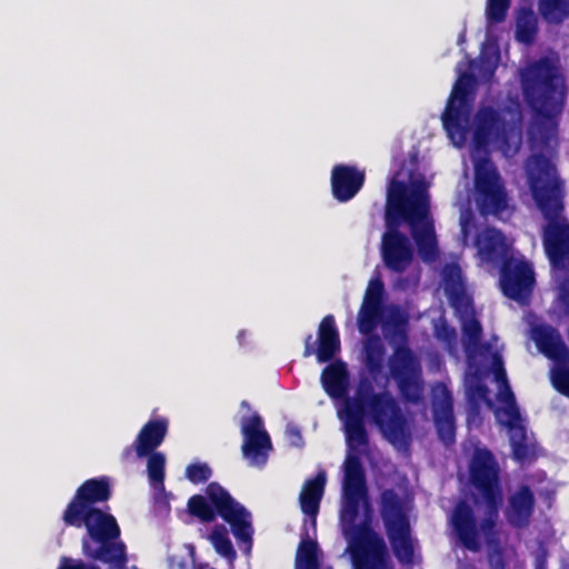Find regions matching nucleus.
Segmentation results:
<instances>
[{"mask_svg": "<svg viewBox=\"0 0 569 569\" xmlns=\"http://www.w3.org/2000/svg\"><path fill=\"white\" fill-rule=\"evenodd\" d=\"M383 306L362 301L358 313V328L363 335L372 332L381 321Z\"/></svg>", "mask_w": 569, "mask_h": 569, "instance_id": "obj_28", "label": "nucleus"}, {"mask_svg": "<svg viewBox=\"0 0 569 569\" xmlns=\"http://www.w3.org/2000/svg\"><path fill=\"white\" fill-rule=\"evenodd\" d=\"M462 335L467 347L478 346L482 336L481 323L475 318L466 320L462 326Z\"/></svg>", "mask_w": 569, "mask_h": 569, "instance_id": "obj_38", "label": "nucleus"}, {"mask_svg": "<svg viewBox=\"0 0 569 569\" xmlns=\"http://www.w3.org/2000/svg\"><path fill=\"white\" fill-rule=\"evenodd\" d=\"M478 254L485 262L502 266L503 261L512 258L511 246L503 232L493 227L485 228L475 240Z\"/></svg>", "mask_w": 569, "mask_h": 569, "instance_id": "obj_20", "label": "nucleus"}, {"mask_svg": "<svg viewBox=\"0 0 569 569\" xmlns=\"http://www.w3.org/2000/svg\"><path fill=\"white\" fill-rule=\"evenodd\" d=\"M443 339L450 342L451 340H455L457 337L456 330L450 327H443Z\"/></svg>", "mask_w": 569, "mask_h": 569, "instance_id": "obj_50", "label": "nucleus"}, {"mask_svg": "<svg viewBox=\"0 0 569 569\" xmlns=\"http://www.w3.org/2000/svg\"><path fill=\"white\" fill-rule=\"evenodd\" d=\"M362 502L369 510L366 471L360 457L348 453L343 462L340 522L349 541L352 567L353 569H392L387 545L383 538L371 528L370 519L357 523Z\"/></svg>", "mask_w": 569, "mask_h": 569, "instance_id": "obj_4", "label": "nucleus"}, {"mask_svg": "<svg viewBox=\"0 0 569 569\" xmlns=\"http://www.w3.org/2000/svg\"><path fill=\"white\" fill-rule=\"evenodd\" d=\"M243 436L242 455L250 465L262 467L267 463L268 455L272 450V442L264 429L263 420L259 413L244 418L241 425Z\"/></svg>", "mask_w": 569, "mask_h": 569, "instance_id": "obj_15", "label": "nucleus"}, {"mask_svg": "<svg viewBox=\"0 0 569 569\" xmlns=\"http://www.w3.org/2000/svg\"><path fill=\"white\" fill-rule=\"evenodd\" d=\"M341 415L350 451L369 445L366 418L391 445L408 448L411 443L409 421L400 403L389 391L376 392L368 377L359 379L353 397L347 396Z\"/></svg>", "mask_w": 569, "mask_h": 569, "instance_id": "obj_3", "label": "nucleus"}, {"mask_svg": "<svg viewBox=\"0 0 569 569\" xmlns=\"http://www.w3.org/2000/svg\"><path fill=\"white\" fill-rule=\"evenodd\" d=\"M536 510V496L529 485H519L509 492L505 517L507 522L517 529L529 527Z\"/></svg>", "mask_w": 569, "mask_h": 569, "instance_id": "obj_18", "label": "nucleus"}, {"mask_svg": "<svg viewBox=\"0 0 569 569\" xmlns=\"http://www.w3.org/2000/svg\"><path fill=\"white\" fill-rule=\"evenodd\" d=\"M538 32L537 18L530 9H522L516 28V38L518 41L530 44L535 41Z\"/></svg>", "mask_w": 569, "mask_h": 569, "instance_id": "obj_30", "label": "nucleus"}, {"mask_svg": "<svg viewBox=\"0 0 569 569\" xmlns=\"http://www.w3.org/2000/svg\"><path fill=\"white\" fill-rule=\"evenodd\" d=\"M212 476V470L207 463H191L186 469V477L194 485L207 482Z\"/></svg>", "mask_w": 569, "mask_h": 569, "instance_id": "obj_40", "label": "nucleus"}, {"mask_svg": "<svg viewBox=\"0 0 569 569\" xmlns=\"http://www.w3.org/2000/svg\"><path fill=\"white\" fill-rule=\"evenodd\" d=\"M382 326L401 341L388 358L389 375L397 386L400 399L405 405L419 406L425 400L426 388L420 359L407 343L408 316L393 306Z\"/></svg>", "mask_w": 569, "mask_h": 569, "instance_id": "obj_7", "label": "nucleus"}, {"mask_svg": "<svg viewBox=\"0 0 569 569\" xmlns=\"http://www.w3.org/2000/svg\"><path fill=\"white\" fill-rule=\"evenodd\" d=\"M383 299H385L383 281L381 280L380 276L371 278L369 280V283L366 289L362 301L372 302V303L383 306Z\"/></svg>", "mask_w": 569, "mask_h": 569, "instance_id": "obj_39", "label": "nucleus"}, {"mask_svg": "<svg viewBox=\"0 0 569 569\" xmlns=\"http://www.w3.org/2000/svg\"><path fill=\"white\" fill-rule=\"evenodd\" d=\"M498 400L502 402L505 406L509 405H516V397L513 395V391L511 390L509 383L503 385L500 387V391L498 393Z\"/></svg>", "mask_w": 569, "mask_h": 569, "instance_id": "obj_46", "label": "nucleus"}, {"mask_svg": "<svg viewBox=\"0 0 569 569\" xmlns=\"http://www.w3.org/2000/svg\"><path fill=\"white\" fill-rule=\"evenodd\" d=\"M321 383L330 398L345 400L349 389L347 365L341 360L329 363L321 372Z\"/></svg>", "mask_w": 569, "mask_h": 569, "instance_id": "obj_27", "label": "nucleus"}, {"mask_svg": "<svg viewBox=\"0 0 569 569\" xmlns=\"http://www.w3.org/2000/svg\"><path fill=\"white\" fill-rule=\"evenodd\" d=\"M479 61H480V70L485 74L492 76L498 66L499 52L496 51L495 53L489 54V53L482 51L480 53Z\"/></svg>", "mask_w": 569, "mask_h": 569, "instance_id": "obj_44", "label": "nucleus"}, {"mask_svg": "<svg viewBox=\"0 0 569 569\" xmlns=\"http://www.w3.org/2000/svg\"><path fill=\"white\" fill-rule=\"evenodd\" d=\"M532 339L538 350L555 362V367L569 366V348L557 329L551 326H538L532 330Z\"/></svg>", "mask_w": 569, "mask_h": 569, "instance_id": "obj_22", "label": "nucleus"}, {"mask_svg": "<svg viewBox=\"0 0 569 569\" xmlns=\"http://www.w3.org/2000/svg\"><path fill=\"white\" fill-rule=\"evenodd\" d=\"M528 184L532 198L548 221L542 241L546 254L555 270L569 267V222L563 211V186L549 158L535 153L527 161Z\"/></svg>", "mask_w": 569, "mask_h": 569, "instance_id": "obj_6", "label": "nucleus"}, {"mask_svg": "<svg viewBox=\"0 0 569 569\" xmlns=\"http://www.w3.org/2000/svg\"><path fill=\"white\" fill-rule=\"evenodd\" d=\"M428 183L415 180L408 184L390 179L387 191L386 224L382 236L381 256L385 266L397 273L403 272L413 259L409 239L398 230L405 221L422 259H433L437 254V239L430 218V194Z\"/></svg>", "mask_w": 569, "mask_h": 569, "instance_id": "obj_1", "label": "nucleus"}, {"mask_svg": "<svg viewBox=\"0 0 569 569\" xmlns=\"http://www.w3.org/2000/svg\"><path fill=\"white\" fill-rule=\"evenodd\" d=\"M366 180L365 171L356 166L336 164L331 170V191L339 202H347L355 198L362 189Z\"/></svg>", "mask_w": 569, "mask_h": 569, "instance_id": "obj_21", "label": "nucleus"}, {"mask_svg": "<svg viewBox=\"0 0 569 569\" xmlns=\"http://www.w3.org/2000/svg\"><path fill=\"white\" fill-rule=\"evenodd\" d=\"M523 100L532 112L529 138L532 147L552 152L558 147L559 118L567 99V86L556 63L540 58L520 73Z\"/></svg>", "mask_w": 569, "mask_h": 569, "instance_id": "obj_5", "label": "nucleus"}, {"mask_svg": "<svg viewBox=\"0 0 569 569\" xmlns=\"http://www.w3.org/2000/svg\"><path fill=\"white\" fill-rule=\"evenodd\" d=\"M296 569H319V563L296 562Z\"/></svg>", "mask_w": 569, "mask_h": 569, "instance_id": "obj_51", "label": "nucleus"}, {"mask_svg": "<svg viewBox=\"0 0 569 569\" xmlns=\"http://www.w3.org/2000/svg\"><path fill=\"white\" fill-rule=\"evenodd\" d=\"M379 507L380 517L395 557L402 565H412L415 561V546L410 518L403 501L393 489H385L380 493Z\"/></svg>", "mask_w": 569, "mask_h": 569, "instance_id": "obj_9", "label": "nucleus"}, {"mask_svg": "<svg viewBox=\"0 0 569 569\" xmlns=\"http://www.w3.org/2000/svg\"><path fill=\"white\" fill-rule=\"evenodd\" d=\"M340 349V336L335 317L327 315L319 323L317 341H312V335L306 337L303 357L316 355L318 362H330Z\"/></svg>", "mask_w": 569, "mask_h": 569, "instance_id": "obj_16", "label": "nucleus"}, {"mask_svg": "<svg viewBox=\"0 0 569 569\" xmlns=\"http://www.w3.org/2000/svg\"><path fill=\"white\" fill-rule=\"evenodd\" d=\"M507 121L500 110L480 107L473 117L472 144L476 150L485 151L492 142L507 143Z\"/></svg>", "mask_w": 569, "mask_h": 569, "instance_id": "obj_13", "label": "nucleus"}, {"mask_svg": "<svg viewBox=\"0 0 569 569\" xmlns=\"http://www.w3.org/2000/svg\"><path fill=\"white\" fill-rule=\"evenodd\" d=\"M66 526L87 529V535L93 542L119 539L121 535L120 527L116 518L102 511L101 509H90L79 516L78 522L72 523L67 516H62Z\"/></svg>", "mask_w": 569, "mask_h": 569, "instance_id": "obj_17", "label": "nucleus"}, {"mask_svg": "<svg viewBox=\"0 0 569 569\" xmlns=\"http://www.w3.org/2000/svg\"><path fill=\"white\" fill-rule=\"evenodd\" d=\"M473 80V76L467 72L458 78L441 116L443 128L458 147L465 144L469 132L471 116L469 93Z\"/></svg>", "mask_w": 569, "mask_h": 569, "instance_id": "obj_10", "label": "nucleus"}, {"mask_svg": "<svg viewBox=\"0 0 569 569\" xmlns=\"http://www.w3.org/2000/svg\"><path fill=\"white\" fill-rule=\"evenodd\" d=\"M211 542L216 549V551L229 559L232 560L236 558V550L233 548V545L231 540L228 537V533L226 531L224 527H217L212 530L210 535Z\"/></svg>", "mask_w": 569, "mask_h": 569, "instance_id": "obj_33", "label": "nucleus"}, {"mask_svg": "<svg viewBox=\"0 0 569 569\" xmlns=\"http://www.w3.org/2000/svg\"><path fill=\"white\" fill-rule=\"evenodd\" d=\"M288 440L291 446L301 448L305 445L301 431L298 427H290L287 430Z\"/></svg>", "mask_w": 569, "mask_h": 569, "instance_id": "obj_47", "label": "nucleus"}, {"mask_svg": "<svg viewBox=\"0 0 569 569\" xmlns=\"http://www.w3.org/2000/svg\"><path fill=\"white\" fill-rule=\"evenodd\" d=\"M97 543L99 547L92 549L88 539H82V550L88 558L109 565L111 569H126L128 557L123 541L110 539Z\"/></svg>", "mask_w": 569, "mask_h": 569, "instance_id": "obj_25", "label": "nucleus"}, {"mask_svg": "<svg viewBox=\"0 0 569 569\" xmlns=\"http://www.w3.org/2000/svg\"><path fill=\"white\" fill-rule=\"evenodd\" d=\"M450 305L460 312H468L471 307L470 298L465 293L463 290L452 291L449 296Z\"/></svg>", "mask_w": 569, "mask_h": 569, "instance_id": "obj_42", "label": "nucleus"}, {"mask_svg": "<svg viewBox=\"0 0 569 569\" xmlns=\"http://www.w3.org/2000/svg\"><path fill=\"white\" fill-rule=\"evenodd\" d=\"M510 443L516 460L525 461L529 457L530 449L527 443L525 427H518L517 431L512 432Z\"/></svg>", "mask_w": 569, "mask_h": 569, "instance_id": "obj_36", "label": "nucleus"}, {"mask_svg": "<svg viewBox=\"0 0 569 569\" xmlns=\"http://www.w3.org/2000/svg\"><path fill=\"white\" fill-rule=\"evenodd\" d=\"M168 432V420L164 418L149 420L140 429L133 445L123 450V457L129 458L134 450L137 457H147L164 440Z\"/></svg>", "mask_w": 569, "mask_h": 569, "instance_id": "obj_24", "label": "nucleus"}, {"mask_svg": "<svg viewBox=\"0 0 569 569\" xmlns=\"http://www.w3.org/2000/svg\"><path fill=\"white\" fill-rule=\"evenodd\" d=\"M432 416L439 439L449 446L456 439L453 399L450 390L441 386L432 397Z\"/></svg>", "mask_w": 569, "mask_h": 569, "instance_id": "obj_19", "label": "nucleus"}, {"mask_svg": "<svg viewBox=\"0 0 569 569\" xmlns=\"http://www.w3.org/2000/svg\"><path fill=\"white\" fill-rule=\"evenodd\" d=\"M206 497L193 495L188 500V511L202 522H211L218 515L231 528L232 535L242 542H252L251 513L218 482L206 487Z\"/></svg>", "mask_w": 569, "mask_h": 569, "instance_id": "obj_8", "label": "nucleus"}, {"mask_svg": "<svg viewBox=\"0 0 569 569\" xmlns=\"http://www.w3.org/2000/svg\"><path fill=\"white\" fill-rule=\"evenodd\" d=\"M470 482L485 503L483 517L479 520L472 506L460 499L449 516V526L457 541L467 550L479 551L482 539L491 543L497 538V522L502 506L500 469L492 452L476 449L469 466Z\"/></svg>", "mask_w": 569, "mask_h": 569, "instance_id": "obj_2", "label": "nucleus"}, {"mask_svg": "<svg viewBox=\"0 0 569 569\" xmlns=\"http://www.w3.org/2000/svg\"><path fill=\"white\" fill-rule=\"evenodd\" d=\"M538 10L545 21L559 24L569 17V0H540Z\"/></svg>", "mask_w": 569, "mask_h": 569, "instance_id": "obj_29", "label": "nucleus"}, {"mask_svg": "<svg viewBox=\"0 0 569 569\" xmlns=\"http://www.w3.org/2000/svg\"><path fill=\"white\" fill-rule=\"evenodd\" d=\"M461 233H462L463 238L468 237V222H467V220L461 222Z\"/></svg>", "mask_w": 569, "mask_h": 569, "instance_id": "obj_52", "label": "nucleus"}, {"mask_svg": "<svg viewBox=\"0 0 569 569\" xmlns=\"http://www.w3.org/2000/svg\"><path fill=\"white\" fill-rule=\"evenodd\" d=\"M536 283L535 271L525 259L510 258L500 266L499 284L507 298L527 305Z\"/></svg>", "mask_w": 569, "mask_h": 569, "instance_id": "obj_12", "label": "nucleus"}, {"mask_svg": "<svg viewBox=\"0 0 569 569\" xmlns=\"http://www.w3.org/2000/svg\"><path fill=\"white\" fill-rule=\"evenodd\" d=\"M318 551L319 547L317 541L311 540L306 530L305 537L301 538L297 550L296 562L319 563Z\"/></svg>", "mask_w": 569, "mask_h": 569, "instance_id": "obj_34", "label": "nucleus"}, {"mask_svg": "<svg viewBox=\"0 0 569 569\" xmlns=\"http://www.w3.org/2000/svg\"><path fill=\"white\" fill-rule=\"evenodd\" d=\"M58 569H100L96 565L84 563L82 560H73L69 557H61Z\"/></svg>", "mask_w": 569, "mask_h": 569, "instance_id": "obj_45", "label": "nucleus"}, {"mask_svg": "<svg viewBox=\"0 0 569 569\" xmlns=\"http://www.w3.org/2000/svg\"><path fill=\"white\" fill-rule=\"evenodd\" d=\"M552 387L562 396L569 398V365L553 367L550 371Z\"/></svg>", "mask_w": 569, "mask_h": 569, "instance_id": "obj_37", "label": "nucleus"}, {"mask_svg": "<svg viewBox=\"0 0 569 569\" xmlns=\"http://www.w3.org/2000/svg\"><path fill=\"white\" fill-rule=\"evenodd\" d=\"M475 190L482 213L498 216L508 208L505 184L489 158H481L475 164Z\"/></svg>", "mask_w": 569, "mask_h": 569, "instance_id": "obj_11", "label": "nucleus"}, {"mask_svg": "<svg viewBox=\"0 0 569 569\" xmlns=\"http://www.w3.org/2000/svg\"><path fill=\"white\" fill-rule=\"evenodd\" d=\"M111 493L110 479L107 476L88 479L77 489L62 516H67L72 523H76L80 515L90 509H98L96 505L108 501Z\"/></svg>", "mask_w": 569, "mask_h": 569, "instance_id": "obj_14", "label": "nucleus"}, {"mask_svg": "<svg viewBox=\"0 0 569 569\" xmlns=\"http://www.w3.org/2000/svg\"><path fill=\"white\" fill-rule=\"evenodd\" d=\"M166 458L161 452L148 455L147 470L151 486L159 491L164 490Z\"/></svg>", "mask_w": 569, "mask_h": 569, "instance_id": "obj_32", "label": "nucleus"}, {"mask_svg": "<svg viewBox=\"0 0 569 569\" xmlns=\"http://www.w3.org/2000/svg\"><path fill=\"white\" fill-rule=\"evenodd\" d=\"M511 0H487L486 17L490 24L501 23L506 20Z\"/></svg>", "mask_w": 569, "mask_h": 569, "instance_id": "obj_35", "label": "nucleus"}, {"mask_svg": "<svg viewBox=\"0 0 569 569\" xmlns=\"http://www.w3.org/2000/svg\"><path fill=\"white\" fill-rule=\"evenodd\" d=\"M495 366H496L495 378L500 383V387H502L506 383H509L508 379H507V373H506V371L502 367V362L499 358L495 359Z\"/></svg>", "mask_w": 569, "mask_h": 569, "instance_id": "obj_48", "label": "nucleus"}, {"mask_svg": "<svg viewBox=\"0 0 569 569\" xmlns=\"http://www.w3.org/2000/svg\"><path fill=\"white\" fill-rule=\"evenodd\" d=\"M532 339L538 350L555 362V367L569 366V348L557 329L551 326H538L532 330Z\"/></svg>", "mask_w": 569, "mask_h": 569, "instance_id": "obj_23", "label": "nucleus"}, {"mask_svg": "<svg viewBox=\"0 0 569 569\" xmlns=\"http://www.w3.org/2000/svg\"><path fill=\"white\" fill-rule=\"evenodd\" d=\"M559 290H560L561 302H562L565 309L567 310V312H569V277L563 279V281L560 284Z\"/></svg>", "mask_w": 569, "mask_h": 569, "instance_id": "obj_49", "label": "nucleus"}, {"mask_svg": "<svg viewBox=\"0 0 569 569\" xmlns=\"http://www.w3.org/2000/svg\"><path fill=\"white\" fill-rule=\"evenodd\" d=\"M502 412L508 418L507 421H505L503 423L512 432L517 431L518 427H522L520 425L521 415H520V410H519L517 403L505 406Z\"/></svg>", "mask_w": 569, "mask_h": 569, "instance_id": "obj_43", "label": "nucleus"}, {"mask_svg": "<svg viewBox=\"0 0 569 569\" xmlns=\"http://www.w3.org/2000/svg\"><path fill=\"white\" fill-rule=\"evenodd\" d=\"M490 390L489 388L481 381H477L469 387V397L473 400H479L488 405V407H492L493 403L489 398Z\"/></svg>", "mask_w": 569, "mask_h": 569, "instance_id": "obj_41", "label": "nucleus"}, {"mask_svg": "<svg viewBox=\"0 0 569 569\" xmlns=\"http://www.w3.org/2000/svg\"><path fill=\"white\" fill-rule=\"evenodd\" d=\"M326 473L319 472L315 478L305 481L299 496L301 511L310 517L313 529L317 523V516L320 502L325 493Z\"/></svg>", "mask_w": 569, "mask_h": 569, "instance_id": "obj_26", "label": "nucleus"}, {"mask_svg": "<svg viewBox=\"0 0 569 569\" xmlns=\"http://www.w3.org/2000/svg\"><path fill=\"white\" fill-rule=\"evenodd\" d=\"M385 347L379 342L368 343L365 348V365L373 380L382 373Z\"/></svg>", "mask_w": 569, "mask_h": 569, "instance_id": "obj_31", "label": "nucleus"}]
</instances>
